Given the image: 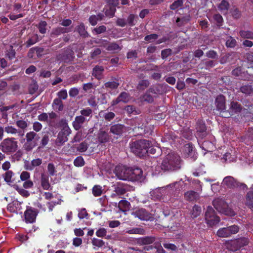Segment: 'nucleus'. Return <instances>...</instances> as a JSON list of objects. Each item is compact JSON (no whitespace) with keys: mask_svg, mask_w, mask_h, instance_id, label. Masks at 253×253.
Masks as SVG:
<instances>
[{"mask_svg":"<svg viewBox=\"0 0 253 253\" xmlns=\"http://www.w3.org/2000/svg\"><path fill=\"white\" fill-rule=\"evenodd\" d=\"M180 157L173 154H169L166 155L160 167L157 169L161 168L163 172H172L180 169Z\"/></svg>","mask_w":253,"mask_h":253,"instance_id":"nucleus-1","label":"nucleus"},{"mask_svg":"<svg viewBox=\"0 0 253 253\" xmlns=\"http://www.w3.org/2000/svg\"><path fill=\"white\" fill-rule=\"evenodd\" d=\"M151 145V142L146 139H140L131 142L129 147L133 154L142 158L145 157L148 154V148Z\"/></svg>","mask_w":253,"mask_h":253,"instance_id":"nucleus-2","label":"nucleus"},{"mask_svg":"<svg viewBox=\"0 0 253 253\" xmlns=\"http://www.w3.org/2000/svg\"><path fill=\"white\" fill-rule=\"evenodd\" d=\"M58 126L62 127V128L58 132L55 143L57 146H60L63 145L68 140V137L71 133L72 130L69 127L66 120L64 119L60 120Z\"/></svg>","mask_w":253,"mask_h":253,"instance_id":"nucleus-3","label":"nucleus"},{"mask_svg":"<svg viewBox=\"0 0 253 253\" xmlns=\"http://www.w3.org/2000/svg\"><path fill=\"white\" fill-rule=\"evenodd\" d=\"M18 148V142L15 137H7L0 143V150L7 155L15 153Z\"/></svg>","mask_w":253,"mask_h":253,"instance_id":"nucleus-4","label":"nucleus"},{"mask_svg":"<svg viewBox=\"0 0 253 253\" xmlns=\"http://www.w3.org/2000/svg\"><path fill=\"white\" fill-rule=\"evenodd\" d=\"M249 243V239L248 237H241L228 242L226 246L229 251L236 252L242 247L247 246Z\"/></svg>","mask_w":253,"mask_h":253,"instance_id":"nucleus-5","label":"nucleus"},{"mask_svg":"<svg viewBox=\"0 0 253 253\" xmlns=\"http://www.w3.org/2000/svg\"><path fill=\"white\" fill-rule=\"evenodd\" d=\"M131 214L135 218L142 221H153L154 219L153 215L142 208H136L132 210Z\"/></svg>","mask_w":253,"mask_h":253,"instance_id":"nucleus-6","label":"nucleus"},{"mask_svg":"<svg viewBox=\"0 0 253 253\" xmlns=\"http://www.w3.org/2000/svg\"><path fill=\"white\" fill-rule=\"evenodd\" d=\"M205 218L207 223L210 226L218 224L220 220L219 217L216 215L214 210L211 206L208 207Z\"/></svg>","mask_w":253,"mask_h":253,"instance_id":"nucleus-7","label":"nucleus"},{"mask_svg":"<svg viewBox=\"0 0 253 253\" xmlns=\"http://www.w3.org/2000/svg\"><path fill=\"white\" fill-rule=\"evenodd\" d=\"M38 213L39 211L38 209L30 206H27L26 210L24 213L26 223H33L35 222Z\"/></svg>","mask_w":253,"mask_h":253,"instance_id":"nucleus-8","label":"nucleus"},{"mask_svg":"<svg viewBox=\"0 0 253 253\" xmlns=\"http://www.w3.org/2000/svg\"><path fill=\"white\" fill-rule=\"evenodd\" d=\"M242 110V105L237 102L232 101L229 109L223 115L222 117L228 118L235 114H239Z\"/></svg>","mask_w":253,"mask_h":253,"instance_id":"nucleus-9","label":"nucleus"},{"mask_svg":"<svg viewBox=\"0 0 253 253\" xmlns=\"http://www.w3.org/2000/svg\"><path fill=\"white\" fill-rule=\"evenodd\" d=\"M128 179L131 181H140L143 179V171L138 167L129 168Z\"/></svg>","mask_w":253,"mask_h":253,"instance_id":"nucleus-10","label":"nucleus"},{"mask_svg":"<svg viewBox=\"0 0 253 253\" xmlns=\"http://www.w3.org/2000/svg\"><path fill=\"white\" fill-rule=\"evenodd\" d=\"M129 168L124 166H117L114 170V173L118 178L123 180L128 179Z\"/></svg>","mask_w":253,"mask_h":253,"instance_id":"nucleus-11","label":"nucleus"},{"mask_svg":"<svg viewBox=\"0 0 253 253\" xmlns=\"http://www.w3.org/2000/svg\"><path fill=\"white\" fill-rule=\"evenodd\" d=\"M184 152L186 156L190 158L192 161H195L197 159L198 153L192 143H188L185 145Z\"/></svg>","mask_w":253,"mask_h":253,"instance_id":"nucleus-12","label":"nucleus"},{"mask_svg":"<svg viewBox=\"0 0 253 253\" xmlns=\"http://www.w3.org/2000/svg\"><path fill=\"white\" fill-rule=\"evenodd\" d=\"M216 109L220 112V115L222 117V115L227 111L226 110V99L222 94L218 95L215 101Z\"/></svg>","mask_w":253,"mask_h":253,"instance_id":"nucleus-13","label":"nucleus"},{"mask_svg":"<svg viewBox=\"0 0 253 253\" xmlns=\"http://www.w3.org/2000/svg\"><path fill=\"white\" fill-rule=\"evenodd\" d=\"M126 131V126L122 124H117L112 125L110 127V132L114 135L116 139L122 136Z\"/></svg>","mask_w":253,"mask_h":253,"instance_id":"nucleus-14","label":"nucleus"},{"mask_svg":"<svg viewBox=\"0 0 253 253\" xmlns=\"http://www.w3.org/2000/svg\"><path fill=\"white\" fill-rule=\"evenodd\" d=\"M74 54V52L72 49L67 48L64 50L62 54H59L57 56V59L64 62H68L73 60Z\"/></svg>","mask_w":253,"mask_h":253,"instance_id":"nucleus-15","label":"nucleus"},{"mask_svg":"<svg viewBox=\"0 0 253 253\" xmlns=\"http://www.w3.org/2000/svg\"><path fill=\"white\" fill-rule=\"evenodd\" d=\"M222 184L228 188H234L240 186V183L233 177L227 176L224 177Z\"/></svg>","mask_w":253,"mask_h":253,"instance_id":"nucleus-16","label":"nucleus"},{"mask_svg":"<svg viewBox=\"0 0 253 253\" xmlns=\"http://www.w3.org/2000/svg\"><path fill=\"white\" fill-rule=\"evenodd\" d=\"M97 140L100 144H105L112 141L111 136L105 130L100 129L97 133Z\"/></svg>","mask_w":253,"mask_h":253,"instance_id":"nucleus-17","label":"nucleus"},{"mask_svg":"<svg viewBox=\"0 0 253 253\" xmlns=\"http://www.w3.org/2000/svg\"><path fill=\"white\" fill-rule=\"evenodd\" d=\"M197 135L202 138L207 135V127L205 123L202 120H198L196 124Z\"/></svg>","mask_w":253,"mask_h":253,"instance_id":"nucleus-18","label":"nucleus"},{"mask_svg":"<svg viewBox=\"0 0 253 253\" xmlns=\"http://www.w3.org/2000/svg\"><path fill=\"white\" fill-rule=\"evenodd\" d=\"M128 190V186L123 183L118 182L116 185H114V192L117 195H124Z\"/></svg>","mask_w":253,"mask_h":253,"instance_id":"nucleus-19","label":"nucleus"},{"mask_svg":"<svg viewBox=\"0 0 253 253\" xmlns=\"http://www.w3.org/2000/svg\"><path fill=\"white\" fill-rule=\"evenodd\" d=\"M71 31V28H64L62 27H57L52 29L50 37L51 38L57 37L61 34L69 33Z\"/></svg>","mask_w":253,"mask_h":253,"instance_id":"nucleus-20","label":"nucleus"},{"mask_svg":"<svg viewBox=\"0 0 253 253\" xmlns=\"http://www.w3.org/2000/svg\"><path fill=\"white\" fill-rule=\"evenodd\" d=\"M214 208L219 212L224 213L226 211L228 205L224 201L221 199L214 200L212 202Z\"/></svg>","mask_w":253,"mask_h":253,"instance_id":"nucleus-21","label":"nucleus"},{"mask_svg":"<svg viewBox=\"0 0 253 253\" xmlns=\"http://www.w3.org/2000/svg\"><path fill=\"white\" fill-rule=\"evenodd\" d=\"M129 95L128 93L124 91L121 92L118 97L113 100L111 102L112 106H115L119 103L121 102L126 103L129 100Z\"/></svg>","mask_w":253,"mask_h":253,"instance_id":"nucleus-22","label":"nucleus"},{"mask_svg":"<svg viewBox=\"0 0 253 253\" xmlns=\"http://www.w3.org/2000/svg\"><path fill=\"white\" fill-rule=\"evenodd\" d=\"M86 121L85 117L83 116H78L75 118V120L72 123L74 128L76 130H79L83 126V125Z\"/></svg>","mask_w":253,"mask_h":253,"instance_id":"nucleus-23","label":"nucleus"},{"mask_svg":"<svg viewBox=\"0 0 253 253\" xmlns=\"http://www.w3.org/2000/svg\"><path fill=\"white\" fill-rule=\"evenodd\" d=\"M41 184L44 190H52V187L49 183V176L42 173L41 176Z\"/></svg>","mask_w":253,"mask_h":253,"instance_id":"nucleus-24","label":"nucleus"},{"mask_svg":"<svg viewBox=\"0 0 253 253\" xmlns=\"http://www.w3.org/2000/svg\"><path fill=\"white\" fill-rule=\"evenodd\" d=\"M104 71V69L103 66L96 65L93 68L92 75L98 80H100L103 78V73Z\"/></svg>","mask_w":253,"mask_h":253,"instance_id":"nucleus-25","label":"nucleus"},{"mask_svg":"<svg viewBox=\"0 0 253 253\" xmlns=\"http://www.w3.org/2000/svg\"><path fill=\"white\" fill-rule=\"evenodd\" d=\"M118 207L121 211L126 212L130 210L131 205L127 200H121L118 203Z\"/></svg>","mask_w":253,"mask_h":253,"instance_id":"nucleus-26","label":"nucleus"},{"mask_svg":"<svg viewBox=\"0 0 253 253\" xmlns=\"http://www.w3.org/2000/svg\"><path fill=\"white\" fill-rule=\"evenodd\" d=\"M156 240L154 236H145L139 238L137 240V243L139 245H149L152 244Z\"/></svg>","mask_w":253,"mask_h":253,"instance_id":"nucleus-27","label":"nucleus"},{"mask_svg":"<svg viewBox=\"0 0 253 253\" xmlns=\"http://www.w3.org/2000/svg\"><path fill=\"white\" fill-rule=\"evenodd\" d=\"M21 205V202L17 200H14L12 202L9 203L7 206V210L11 213L16 212L17 208Z\"/></svg>","mask_w":253,"mask_h":253,"instance_id":"nucleus-28","label":"nucleus"},{"mask_svg":"<svg viewBox=\"0 0 253 253\" xmlns=\"http://www.w3.org/2000/svg\"><path fill=\"white\" fill-rule=\"evenodd\" d=\"M185 199L190 202L196 201L199 198V194L194 191H187L185 193Z\"/></svg>","mask_w":253,"mask_h":253,"instance_id":"nucleus-29","label":"nucleus"},{"mask_svg":"<svg viewBox=\"0 0 253 253\" xmlns=\"http://www.w3.org/2000/svg\"><path fill=\"white\" fill-rule=\"evenodd\" d=\"M76 31L79 33L81 37L83 38L88 37L89 34L85 29L84 25L83 23H81L76 27Z\"/></svg>","mask_w":253,"mask_h":253,"instance_id":"nucleus-30","label":"nucleus"},{"mask_svg":"<svg viewBox=\"0 0 253 253\" xmlns=\"http://www.w3.org/2000/svg\"><path fill=\"white\" fill-rule=\"evenodd\" d=\"M230 3L227 0H222L217 5L218 10L221 12H227L230 8Z\"/></svg>","mask_w":253,"mask_h":253,"instance_id":"nucleus-31","label":"nucleus"},{"mask_svg":"<svg viewBox=\"0 0 253 253\" xmlns=\"http://www.w3.org/2000/svg\"><path fill=\"white\" fill-rule=\"evenodd\" d=\"M42 163V159L37 158L31 161V164L26 165L25 169L27 170H32L35 167L40 166Z\"/></svg>","mask_w":253,"mask_h":253,"instance_id":"nucleus-32","label":"nucleus"},{"mask_svg":"<svg viewBox=\"0 0 253 253\" xmlns=\"http://www.w3.org/2000/svg\"><path fill=\"white\" fill-rule=\"evenodd\" d=\"M52 106L55 110L61 111L63 110L64 105L62 101L59 98H55L52 103Z\"/></svg>","mask_w":253,"mask_h":253,"instance_id":"nucleus-33","label":"nucleus"},{"mask_svg":"<svg viewBox=\"0 0 253 253\" xmlns=\"http://www.w3.org/2000/svg\"><path fill=\"white\" fill-rule=\"evenodd\" d=\"M246 205L253 211V190L249 191L246 196Z\"/></svg>","mask_w":253,"mask_h":253,"instance_id":"nucleus-34","label":"nucleus"},{"mask_svg":"<svg viewBox=\"0 0 253 253\" xmlns=\"http://www.w3.org/2000/svg\"><path fill=\"white\" fill-rule=\"evenodd\" d=\"M39 41V36L37 34H34L26 42L25 44L27 47H29Z\"/></svg>","mask_w":253,"mask_h":253,"instance_id":"nucleus-35","label":"nucleus"},{"mask_svg":"<svg viewBox=\"0 0 253 253\" xmlns=\"http://www.w3.org/2000/svg\"><path fill=\"white\" fill-rule=\"evenodd\" d=\"M240 36L243 39H248L253 40V32L249 30H241L239 32Z\"/></svg>","mask_w":253,"mask_h":253,"instance_id":"nucleus-36","label":"nucleus"},{"mask_svg":"<svg viewBox=\"0 0 253 253\" xmlns=\"http://www.w3.org/2000/svg\"><path fill=\"white\" fill-rule=\"evenodd\" d=\"M216 234L218 236L222 238L228 237L230 236L227 227L219 229Z\"/></svg>","mask_w":253,"mask_h":253,"instance_id":"nucleus-37","label":"nucleus"},{"mask_svg":"<svg viewBox=\"0 0 253 253\" xmlns=\"http://www.w3.org/2000/svg\"><path fill=\"white\" fill-rule=\"evenodd\" d=\"M240 90L241 92L250 95L253 92V87L250 84H247L242 86Z\"/></svg>","mask_w":253,"mask_h":253,"instance_id":"nucleus-38","label":"nucleus"},{"mask_svg":"<svg viewBox=\"0 0 253 253\" xmlns=\"http://www.w3.org/2000/svg\"><path fill=\"white\" fill-rule=\"evenodd\" d=\"M119 85V83L115 81L107 82L104 84V86L106 89L111 90L117 89Z\"/></svg>","mask_w":253,"mask_h":253,"instance_id":"nucleus-39","label":"nucleus"},{"mask_svg":"<svg viewBox=\"0 0 253 253\" xmlns=\"http://www.w3.org/2000/svg\"><path fill=\"white\" fill-rule=\"evenodd\" d=\"M47 25V23L45 21H41L39 23L37 27L38 28L40 33L42 34H44L46 33Z\"/></svg>","mask_w":253,"mask_h":253,"instance_id":"nucleus-40","label":"nucleus"},{"mask_svg":"<svg viewBox=\"0 0 253 253\" xmlns=\"http://www.w3.org/2000/svg\"><path fill=\"white\" fill-rule=\"evenodd\" d=\"M13 187L22 196L27 198L30 196L29 191L23 188H19L17 185H14Z\"/></svg>","mask_w":253,"mask_h":253,"instance_id":"nucleus-41","label":"nucleus"},{"mask_svg":"<svg viewBox=\"0 0 253 253\" xmlns=\"http://www.w3.org/2000/svg\"><path fill=\"white\" fill-rule=\"evenodd\" d=\"M13 174L12 170H8L3 175L4 181L9 185L12 182L11 178Z\"/></svg>","mask_w":253,"mask_h":253,"instance_id":"nucleus-42","label":"nucleus"},{"mask_svg":"<svg viewBox=\"0 0 253 253\" xmlns=\"http://www.w3.org/2000/svg\"><path fill=\"white\" fill-rule=\"evenodd\" d=\"M92 192L94 196H100L102 194V187L99 185H94L92 188Z\"/></svg>","mask_w":253,"mask_h":253,"instance_id":"nucleus-43","label":"nucleus"},{"mask_svg":"<svg viewBox=\"0 0 253 253\" xmlns=\"http://www.w3.org/2000/svg\"><path fill=\"white\" fill-rule=\"evenodd\" d=\"M183 4V0H176L170 5L169 8L172 10H175L182 6Z\"/></svg>","mask_w":253,"mask_h":253,"instance_id":"nucleus-44","label":"nucleus"},{"mask_svg":"<svg viewBox=\"0 0 253 253\" xmlns=\"http://www.w3.org/2000/svg\"><path fill=\"white\" fill-rule=\"evenodd\" d=\"M57 117V114L53 112H51L49 113L48 125L49 126H53L55 127H58L57 125H55V122L53 119H55Z\"/></svg>","mask_w":253,"mask_h":253,"instance_id":"nucleus-45","label":"nucleus"},{"mask_svg":"<svg viewBox=\"0 0 253 253\" xmlns=\"http://www.w3.org/2000/svg\"><path fill=\"white\" fill-rule=\"evenodd\" d=\"M4 132L8 134H15L18 130L12 126L7 125L4 127Z\"/></svg>","mask_w":253,"mask_h":253,"instance_id":"nucleus-46","label":"nucleus"},{"mask_svg":"<svg viewBox=\"0 0 253 253\" xmlns=\"http://www.w3.org/2000/svg\"><path fill=\"white\" fill-rule=\"evenodd\" d=\"M74 165L76 167H83L85 165V162L83 157H77L74 161Z\"/></svg>","mask_w":253,"mask_h":253,"instance_id":"nucleus-47","label":"nucleus"},{"mask_svg":"<svg viewBox=\"0 0 253 253\" xmlns=\"http://www.w3.org/2000/svg\"><path fill=\"white\" fill-rule=\"evenodd\" d=\"M213 18L216 22V24L218 27H220L222 25L223 19L222 16L219 13H216L213 15Z\"/></svg>","mask_w":253,"mask_h":253,"instance_id":"nucleus-48","label":"nucleus"},{"mask_svg":"<svg viewBox=\"0 0 253 253\" xmlns=\"http://www.w3.org/2000/svg\"><path fill=\"white\" fill-rule=\"evenodd\" d=\"M127 232L130 234H140L143 235L145 234V231L143 228H133L127 231Z\"/></svg>","mask_w":253,"mask_h":253,"instance_id":"nucleus-49","label":"nucleus"},{"mask_svg":"<svg viewBox=\"0 0 253 253\" xmlns=\"http://www.w3.org/2000/svg\"><path fill=\"white\" fill-rule=\"evenodd\" d=\"M37 137H39L38 134L36 133V132L34 131H30L27 132L26 134V140L28 142H33V140Z\"/></svg>","mask_w":253,"mask_h":253,"instance_id":"nucleus-50","label":"nucleus"},{"mask_svg":"<svg viewBox=\"0 0 253 253\" xmlns=\"http://www.w3.org/2000/svg\"><path fill=\"white\" fill-rule=\"evenodd\" d=\"M91 243L93 246L98 248L102 247L105 245V243L102 240L95 238H93L91 239Z\"/></svg>","mask_w":253,"mask_h":253,"instance_id":"nucleus-51","label":"nucleus"},{"mask_svg":"<svg viewBox=\"0 0 253 253\" xmlns=\"http://www.w3.org/2000/svg\"><path fill=\"white\" fill-rule=\"evenodd\" d=\"M47 169L49 176H53L56 174L57 171L56 170L55 166L53 163H48L47 165Z\"/></svg>","mask_w":253,"mask_h":253,"instance_id":"nucleus-52","label":"nucleus"},{"mask_svg":"<svg viewBox=\"0 0 253 253\" xmlns=\"http://www.w3.org/2000/svg\"><path fill=\"white\" fill-rule=\"evenodd\" d=\"M245 138L251 141L250 144L253 145V127H249L245 135Z\"/></svg>","mask_w":253,"mask_h":253,"instance_id":"nucleus-53","label":"nucleus"},{"mask_svg":"<svg viewBox=\"0 0 253 253\" xmlns=\"http://www.w3.org/2000/svg\"><path fill=\"white\" fill-rule=\"evenodd\" d=\"M201 212V208L198 205H195L193 207L191 215L193 218H196L199 216Z\"/></svg>","mask_w":253,"mask_h":253,"instance_id":"nucleus-54","label":"nucleus"},{"mask_svg":"<svg viewBox=\"0 0 253 253\" xmlns=\"http://www.w3.org/2000/svg\"><path fill=\"white\" fill-rule=\"evenodd\" d=\"M81 116L85 117H92V110L89 107H87L84 109H82L80 111Z\"/></svg>","mask_w":253,"mask_h":253,"instance_id":"nucleus-55","label":"nucleus"},{"mask_svg":"<svg viewBox=\"0 0 253 253\" xmlns=\"http://www.w3.org/2000/svg\"><path fill=\"white\" fill-rule=\"evenodd\" d=\"M150 83L147 80L140 81L137 85V89L139 90H144L149 85Z\"/></svg>","mask_w":253,"mask_h":253,"instance_id":"nucleus-56","label":"nucleus"},{"mask_svg":"<svg viewBox=\"0 0 253 253\" xmlns=\"http://www.w3.org/2000/svg\"><path fill=\"white\" fill-rule=\"evenodd\" d=\"M87 148L88 145L85 141L82 142L76 147L77 151L81 153L85 152Z\"/></svg>","mask_w":253,"mask_h":253,"instance_id":"nucleus-57","label":"nucleus"},{"mask_svg":"<svg viewBox=\"0 0 253 253\" xmlns=\"http://www.w3.org/2000/svg\"><path fill=\"white\" fill-rule=\"evenodd\" d=\"M36 146V143L35 142L27 141L24 144L23 147L27 152L31 151Z\"/></svg>","mask_w":253,"mask_h":253,"instance_id":"nucleus-58","label":"nucleus"},{"mask_svg":"<svg viewBox=\"0 0 253 253\" xmlns=\"http://www.w3.org/2000/svg\"><path fill=\"white\" fill-rule=\"evenodd\" d=\"M231 13L232 14V17L234 19H239L241 16V12L239 10V9L235 7H234L232 10H231Z\"/></svg>","mask_w":253,"mask_h":253,"instance_id":"nucleus-59","label":"nucleus"},{"mask_svg":"<svg viewBox=\"0 0 253 253\" xmlns=\"http://www.w3.org/2000/svg\"><path fill=\"white\" fill-rule=\"evenodd\" d=\"M106 30V27L104 25H102L94 28L92 30V32L96 35H98L105 33Z\"/></svg>","mask_w":253,"mask_h":253,"instance_id":"nucleus-60","label":"nucleus"},{"mask_svg":"<svg viewBox=\"0 0 253 253\" xmlns=\"http://www.w3.org/2000/svg\"><path fill=\"white\" fill-rule=\"evenodd\" d=\"M172 51L170 48H167L162 50L161 57L163 59H166L168 57L170 56Z\"/></svg>","mask_w":253,"mask_h":253,"instance_id":"nucleus-61","label":"nucleus"},{"mask_svg":"<svg viewBox=\"0 0 253 253\" xmlns=\"http://www.w3.org/2000/svg\"><path fill=\"white\" fill-rule=\"evenodd\" d=\"M142 99L143 101L147 102L149 103H151L154 101V98L153 96L147 92L142 96Z\"/></svg>","mask_w":253,"mask_h":253,"instance_id":"nucleus-62","label":"nucleus"},{"mask_svg":"<svg viewBox=\"0 0 253 253\" xmlns=\"http://www.w3.org/2000/svg\"><path fill=\"white\" fill-rule=\"evenodd\" d=\"M116 12L115 7H110L109 9H106L105 11V14L107 17L112 18L114 16Z\"/></svg>","mask_w":253,"mask_h":253,"instance_id":"nucleus-63","label":"nucleus"},{"mask_svg":"<svg viewBox=\"0 0 253 253\" xmlns=\"http://www.w3.org/2000/svg\"><path fill=\"white\" fill-rule=\"evenodd\" d=\"M15 124L18 127L22 129L26 128L28 126V123L23 120H17L16 121Z\"/></svg>","mask_w":253,"mask_h":253,"instance_id":"nucleus-64","label":"nucleus"}]
</instances>
